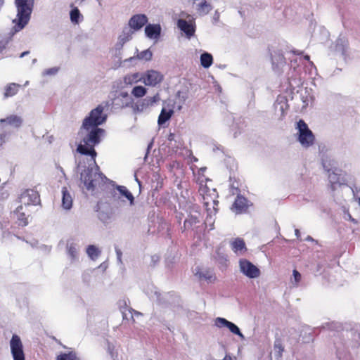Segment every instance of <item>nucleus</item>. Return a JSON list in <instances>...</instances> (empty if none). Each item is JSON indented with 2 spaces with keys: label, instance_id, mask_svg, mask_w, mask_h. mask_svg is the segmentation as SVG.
Returning <instances> with one entry per match:
<instances>
[{
  "label": "nucleus",
  "instance_id": "f257e3e1",
  "mask_svg": "<svg viewBox=\"0 0 360 360\" xmlns=\"http://www.w3.org/2000/svg\"><path fill=\"white\" fill-rule=\"evenodd\" d=\"M79 134L82 136L81 143L77 146V151L81 155H89L90 159L88 165H82L79 161L77 168L80 172V180L84 184V188L91 195L96 193L98 188L103 185L107 181V177L100 172L99 167L96 165V157L97 153L94 147L101 141V137L105 134V130L96 127H84L82 124Z\"/></svg>",
  "mask_w": 360,
  "mask_h": 360
},
{
  "label": "nucleus",
  "instance_id": "f03ea898",
  "mask_svg": "<svg viewBox=\"0 0 360 360\" xmlns=\"http://www.w3.org/2000/svg\"><path fill=\"white\" fill-rule=\"evenodd\" d=\"M292 52L293 56L290 58V65L288 73V79L290 86L295 88L301 85L305 79L307 72L303 67L305 63H309L311 67H314V64L309 60V56H301L302 51H292Z\"/></svg>",
  "mask_w": 360,
  "mask_h": 360
},
{
  "label": "nucleus",
  "instance_id": "7ed1b4c3",
  "mask_svg": "<svg viewBox=\"0 0 360 360\" xmlns=\"http://www.w3.org/2000/svg\"><path fill=\"white\" fill-rule=\"evenodd\" d=\"M343 336L347 340L340 339L335 342L336 355L339 360H351L352 352L360 346V330L358 328L347 330Z\"/></svg>",
  "mask_w": 360,
  "mask_h": 360
},
{
  "label": "nucleus",
  "instance_id": "20e7f679",
  "mask_svg": "<svg viewBox=\"0 0 360 360\" xmlns=\"http://www.w3.org/2000/svg\"><path fill=\"white\" fill-rule=\"evenodd\" d=\"M34 0H15L16 18L13 20L14 32H18L29 23L33 11Z\"/></svg>",
  "mask_w": 360,
  "mask_h": 360
},
{
  "label": "nucleus",
  "instance_id": "39448f33",
  "mask_svg": "<svg viewBox=\"0 0 360 360\" xmlns=\"http://www.w3.org/2000/svg\"><path fill=\"white\" fill-rule=\"evenodd\" d=\"M296 129H297V141L303 148L308 149L314 145L315 136L303 120H300L297 122Z\"/></svg>",
  "mask_w": 360,
  "mask_h": 360
},
{
  "label": "nucleus",
  "instance_id": "423d86ee",
  "mask_svg": "<svg viewBox=\"0 0 360 360\" xmlns=\"http://www.w3.org/2000/svg\"><path fill=\"white\" fill-rule=\"evenodd\" d=\"M109 101L106 103L107 106L111 105L115 110H121L123 108L131 107L134 103V99L126 91H115L110 93Z\"/></svg>",
  "mask_w": 360,
  "mask_h": 360
},
{
  "label": "nucleus",
  "instance_id": "0eeeda50",
  "mask_svg": "<svg viewBox=\"0 0 360 360\" xmlns=\"http://www.w3.org/2000/svg\"><path fill=\"white\" fill-rule=\"evenodd\" d=\"M107 181H104V184L101 185V187L98 188L97 192L94 195L98 196L100 193V190H104L106 187L108 186V184H111L113 187V190L110 192L111 196L115 200L117 198H120V196H123L127 198L130 205H134V197L133 194L127 188V187L124 186H115L114 181H110L107 178Z\"/></svg>",
  "mask_w": 360,
  "mask_h": 360
},
{
  "label": "nucleus",
  "instance_id": "6e6552de",
  "mask_svg": "<svg viewBox=\"0 0 360 360\" xmlns=\"http://www.w3.org/2000/svg\"><path fill=\"white\" fill-rule=\"evenodd\" d=\"M103 110L104 106L103 105H98L96 108L91 110L82 122L84 127H98L105 122L107 115L103 113Z\"/></svg>",
  "mask_w": 360,
  "mask_h": 360
},
{
  "label": "nucleus",
  "instance_id": "1a4fd4ad",
  "mask_svg": "<svg viewBox=\"0 0 360 360\" xmlns=\"http://www.w3.org/2000/svg\"><path fill=\"white\" fill-rule=\"evenodd\" d=\"M217 193L215 189L212 191V193H206V196H204V200H205L204 204L207 212L205 224H209L210 229H213L214 219L212 217V214L214 215L218 210L217 205L219 204V201L215 199Z\"/></svg>",
  "mask_w": 360,
  "mask_h": 360
},
{
  "label": "nucleus",
  "instance_id": "9d476101",
  "mask_svg": "<svg viewBox=\"0 0 360 360\" xmlns=\"http://www.w3.org/2000/svg\"><path fill=\"white\" fill-rule=\"evenodd\" d=\"M182 17L186 19L180 18L177 20L178 28L183 32L187 38L190 39L195 34L196 25L195 19L189 14L182 13Z\"/></svg>",
  "mask_w": 360,
  "mask_h": 360
},
{
  "label": "nucleus",
  "instance_id": "9b49d317",
  "mask_svg": "<svg viewBox=\"0 0 360 360\" xmlns=\"http://www.w3.org/2000/svg\"><path fill=\"white\" fill-rule=\"evenodd\" d=\"M10 348L13 360H25L22 342L18 335H12L10 340Z\"/></svg>",
  "mask_w": 360,
  "mask_h": 360
},
{
  "label": "nucleus",
  "instance_id": "f8f14e48",
  "mask_svg": "<svg viewBox=\"0 0 360 360\" xmlns=\"http://www.w3.org/2000/svg\"><path fill=\"white\" fill-rule=\"evenodd\" d=\"M240 271L249 278H256L260 275V270L246 259L239 260Z\"/></svg>",
  "mask_w": 360,
  "mask_h": 360
},
{
  "label": "nucleus",
  "instance_id": "ddd939ff",
  "mask_svg": "<svg viewBox=\"0 0 360 360\" xmlns=\"http://www.w3.org/2000/svg\"><path fill=\"white\" fill-rule=\"evenodd\" d=\"M214 326L219 328H227L233 334L238 335L241 340H245L244 335L240 328L234 323L231 322L222 317H217L214 319Z\"/></svg>",
  "mask_w": 360,
  "mask_h": 360
},
{
  "label": "nucleus",
  "instance_id": "4468645a",
  "mask_svg": "<svg viewBox=\"0 0 360 360\" xmlns=\"http://www.w3.org/2000/svg\"><path fill=\"white\" fill-rule=\"evenodd\" d=\"M163 79V75L158 71L150 70L142 74V82L147 86H155Z\"/></svg>",
  "mask_w": 360,
  "mask_h": 360
},
{
  "label": "nucleus",
  "instance_id": "2eb2a0df",
  "mask_svg": "<svg viewBox=\"0 0 360 360\" xmlns=\"http://www.w3.org/2000/svg\"><path fill=\"white\" fill-rule=\"evenodd\" d=\"M20 202L25 205H36L39 203L40 198L38 192L33 189H27L19 198Z\"/></svg>",
  "mask_w": 360,
  "mask_h": 360
},
{
  "label": "nucleus",
  "instance_id": "dca6fc26",
  "mask_svg": "<svg viewBox=\"0 0 360 360\" xmlns=\"http://www.w3.org/2000/svg\"><path fill=\"white\" fill-rule=\"evenodd\" d=\"M66 252L71 263L79 262V245L73 238H70L67 240Z\"/></svg>",
  "mask_w": 360,
  "mask_h": 360
},
{
  "label": "nucleus",
  "instance_id": "f3484780",
  "mask_svg": "<svg viewBox=\"0 0 360 360\" xmlns=\"http://www.w3.org/2000/svg\"><path fill=\"white\" fill-rule=\"evenodd\" d=\"M271 63L274 70L280 74L283 72L284 68L286 67L285 58L281 51H274L271 53Z\"/></svg>",
  "mask_w": 360,
  "mask_h": 360
},
{
  "label": "nucleus",
  "instance_id": "a211bd4d",
  "mask_svg": "<svg viewBox=\"0 0 360 360\" xmlns=\"http://www.w3.org/2000/svg\"><path fill=\"white\" fill-rule=\"evenodd\" d=\"M160 99L159 95L156 94L153 97L148 96L134 105L132 104V108L134 112H141L146 110L148 107L153 105Z\"/></svg>",
  "mask_w": 360,
  "mask_h": 360
},
{
  "label": "nucleus",
  "instance_id": "6ab92c4d",
  "mask_svg": "<svg viewBox=\"0 0 360 360\" xmlns=\"http://www.w3.org/2000/svg\"><path fill=\"white\" fill-rule=\"evenodd\" d=\"M23 124V119L21 116L11 114L6 116L5 118L0 119V126L6 127L10 126L15 129H19Z\"/></svg>",
  "mask_w": 360,
  "mask_h": 360
},
{
  "label": "nucleus",
  "instance_id": "aec40b11",
  "mask_svg": "<svg viewBox=\"0 0 360 360\" xmlns=\"http://www.w3.org/2000/svg\"><path fill=\"white\" fill-rule=\"evenodd\" d=\"M274 107L275 113L278 116V119L283 120L285 117L288 109V105L285 97H278L274 104Z\"/></svg>",
  "mask_w": 360,
  "mask_h": 360
},
{
  "label": "nucleus",
  "instance_id": "412c9836",
  "mask_svg": "<svg viewBox=\"0 0 360 360\" xmlns=\"http://www.w3.org/2000/svg\"><path fill=\"white\" fill-rule=\"evenodd\" d=\"M148 22V18L145 14H136L129 20V26L134 31L139 30Z\"/></svg>",
  "mask_w": 360,
  "mask_h": 360
},
{
  "label": "nucleus",
  "instance_id": "4be33fe9",
  "mask_svg": "<svg viewBox=\"0 0 360 360\" xmlns=\"http://www.w3.org/2000/svg\"><path fill=\"white\" fill-rule=\"evenodd\" d=\"M248 200L241 195H238L231 207L236 214L245 212L248 208Z\"/></svg>",
  "mask_w": 360,
  "mask_h": 360
},
{
  "label": "nucleus",
  "instance_id": "5701e85b",
  "mask_svg": "<svg viewBox=\"0 0 360 360\" xmlns=\"http://www.w3.org/2000/svg\"><path fill=\"white\" fill-rule=\"evenodd\" d=\"M193 4L195 6L196 13L200 16H204L208 14L212 9V5L206 0H194Z\"/></svg>",
  "mask_w": 360,
  "mask_h": 360
},
{
  "label": "nucleus",
  "instance_id": "b1692460",
  "mask_svg": "<svg viewBox=\"0 0 360 360\" xmlns=\"http://www.w3.org/2000/svg\"><path fill=\"white\" fill-rule=\"evenodd\" d=\"M146 36L151 39H158L161 34V27L159 24H148L145 27Z\"/></svg>",
  "mask_w": 360,
  "mask_h": 360
},
{
  "label": "nucleus",
  "instance_id": "393cba45",
  "mask_svg": "<svg viewBox=\"0 0 360 360\" xmlns=\"http://www.w3.org/2000/svg\"><path fill=\"white\" fill-rule=\"evenodd\" d=\"M348 41L345 37L340 36L336 41L335 51L340 53L345 60H347Z\"/></svg>",
  "mask_w": 360,
  "mask_h": 360
},
{
  "label": "nucleus",
  "instance_id": "a878e982",
  "mask_svg": "<svg viewBox=\"0 0 360 360\" xmlns=\"http://www.w3.org/2000/svg\"><path fill=\"white\" fill-rule=\"evenodd\" d=\"M141 81H142V74L139 72L126 75L123 77L122 87L131 86L134 84H136Z\"/></svg>",
  "mask_w": 360,
  "mask_h": 360
},
{
  "label": "nucleus",
  "instance_id": "bb28decb",
  "mask_svg": "<svg viewBox=\"0 0 360 360\" xmlns=\"http://www.w3.org/2000/svg\"><path fill=\"white\" fill-rule=\"evenodd\" d=\"M200 222V213L196 212L195 214H190L184 222V231L193 229L197 224Z\"/></svg>",
  "mask_w": 360,
  "mask_h": 360
},
{
  "label": "nucleus",
  "instance_id": "cd10ccee",
  "mask_svg": "<svg viewBox=\"0 0 360 360\" xmlns=\"http://www.w3.org/2000/svg\"><path fill=\"white\" fill-rule=\"evenodd\" d=\"M62 207L66 210H69L72 207V197L66 187H63L62 190Z\"/></svg>",
  "mask_w": 360,
  "mask_h": 360
},
{
  "label": "nucleus",
  "instance_id": "c85d7f7f",
  "mask_svg": "<svg viewBox=\"0 0 360 360\" xmlns=\"http://www.w3.org/2000/svg\"><path fill=\"white\" fill-rule=\"evenodd\" d=\"M232 250L237 255H240L246 250L245 243L244 240L240 238H236L231 243Z\"/></svg>",
  "mask_w": 360,
  "mask_h": 360
},
{
  "label": "nucleus",
  "instance_id": "c756f323",
  "mask_svg": "<svg viewBox=\"0 0 360 360\" xmlns=\"http://www.w3.org/2000/svg\"><path fill=\"white\" fill-rule=\"evenodd\" d=\"M22 210L23 207L22 205L18 206L14 211V215L17 218L18 225L21 226H25L29 224V222L27 217H26L25 212H22Z\"/></svg>",
  "mask_w": 360,
  "mask_h": 360
},
{
  "label": "nucleus",
  "instance_id": "7c9ffc66",
  "mask_svg": "<svg viewBox=\"0 0 360 360\" xmlns=\"http://www.w3.org/2000/svg\"><path fill=\"white\" fill-rule=\"evenodd\" d=\"M174 113V110L172 109L167 110L165 108H163L158 116V124L160 127L163 126V124L170 120L172 115Z\"/></svg>",
  "mask_w": 360,
  "mask_h": 360
},
{
  "label": "nucleus",
  "instance_id": "2f4dec72",
  "mask_svg": "<svg viewBox=\"0 0 360 360\" xmlns=\"http://www.w3.org/2000/svg\"><path fill=\"white\" fill-rule=\"evenodd\" d=\"M195 276H198L200 280H205L208 283H211L215 280L214 273L210 270L201 271L198 269L195 272Z\"/></svg>",
  "mask_w": 360,
  "mask_h": 360
},
{
  "label": "nucleus",
  "instance_id": "473e14b6",
  "mask_svg": "<svg viewBox=\"0 0 360 360\" xmlns=\"http://www.w3.org/2000/svg\"><path fill=\"white\" fill-rule=\"evenodd\" d=\"M339 170L338 169H335L333 171H330L328 172V180L330 184V188L332 191H334L336 189V187L338 185L340 184L339 182Z\"/></svg>",
  "mask_w": 360,
  "mask_h": 360
},
{
  "label": "nucleus",
  "instance_id": "72a5a7b5",
  "mask_svg": "<svg viewBox=\"0 0 360 360\" xmlns=\"http://www.w3.org/2000/svg\"><path fill=\"white\" fill-rule=\"evenodd\" d=\"M86 252L91 260H96L101 254V251L94 245L87 246Z\"/></svg>",
  "mask_w": 360,
  "mask_h": 360
},
{
  "label": "nucleus",
  "instance_id": "f704fd0d",
  "mask_svg": "<svg viewBox=\"0 0 360 360\" xmlns=\"http://www.w3.org/2000/svg\"><path fill=\"white\" fill-rule=\"evenodd\" d=\"M20 85L16 83H11L5 87L4 98H9L15 96L19 90Z\"/></svg>",
  "mask_w": 360,
  "mask_h": 360
},
{
  "label": "nucleus",
  "instance_id": "c9c22d12",
  "mask_svg": "<svg viewBox=\"0 0 360 360\" xmlns=\"http://www.w3.org/2000/svg\"><path fill=\"white\" fill-rule=\"evenodd\" d=\"M200 65L204 68H209L213 63V57L211 53L204 52L200 55Z\"/></svg>",
  "mask_w": 360,
  "mask_h": 360
},
{
  "label": "nucleus",
  "instance_id": "e433bc0d",
  "mask_svg": "<svg viewBox=\"0 0 360 360\" xmlns=\"http://www.w3.org/2000/svg\"><path fill=\"white\" fill-rule=\"evenodd\" d=\"M322 165L323 169L328 172L337 169L336 162L334 160L329 158L328 157L322 158Z\"/></svg>",
  "mask_w": 360,
  "mask_h": 360
},
{
  "label": "nucleus",
  "instance_id": "4c0bfd02",
  "mask_svg": "<svg viewBox=\"0 0 360 360\" xmlns=\"http://www.w3.org/2000/svg\"><path fill=\"white\" fill-rule=\"evenodd\" d=\"M168 140V146L169 147H172V148H179L181 147L182 144L180 140L176 139V135L174 133L170 132L167 136Z\"/></svg>",
  "mask_w": 360,
  "mask_h": 360
},
{
  "label": "nucleus",
  "instance_id": "58836bf2",
  "mask_svg": "<svg viewBox=\"0 0 360 360\" xmlns=\"http://www.w3.org/2000/svg\"><path fill=\"white\" fill-rule=\"evenodd\" d=\"M98 218L103 224H109L111 221L112 213L109 211H98Z\"/></svg>",
  "mask_w": 360,
  "mask_h": 360
},
{
  "label": "nucleus",
  "instance_id": "ea45409f",
  "mask_svg": "<svg viewBox=\"0 0 360 360\" xmlns=\"http://www.w3.org/2000/svg\"><path fill=\"white\" fill-rule=\"evenodd\" d=\"M133 34V31H131L129 28H124L122 32V34L119 36L118 40L125 44L131 39Z\"/></svg>",
  "mask_w": 360,
  "mask_h": 360
},
{
  "label": "nucleus",
  "instance_id": "a19ab883",
  "mask_svg": "<svg viewBox=\"0 0 360 360\" xmlns=\"http://www.w3.org/2000/svg\"><path fill=\"white\" fill-rule=\"evenodd\" d=\"M214 258L217 262L221 265H226L228 261L227 256L223 252L221 251L220 248H218L214 255Z\"/></svg>",
  "mask_w": 360,
  "mask_h": 360
},
{
  "label": "nucleus",
  "instance_id": "79ce46f5",
  "mask_svg": "<svg viewBox=\"0 0 360 360\" xmlns=\"http://www.w3.org/2000/svg\"><path fill=\"white\" fill-rule=\"evenodd\" d=\"M56 360H79L77 354L74 352L68 353H62L57 356Z\"/></svg>",
  "mask_w": 360,
  "mask_h": 360
},
{
  "label": "nucleus",
  "instance_id": "37998d69",
  "mask_svg": "<svg viewBox=\"0 0 360 360\" xmlns=\"http://www.w3.org/2000/svg\"><path fill=\"white\" fill-rule=\"evenodd\" d=\"M146 89L143 86H136L131 91V94L136 98H141L146 94Z\"/></svg>",
  "mask_w": 360,
  "mask_h": 360
},
{
  "label": "nucleus",
  "instance_id": "c03bdc74",
  "mask_svg": "<svg viewBox=\"0 0 360 360\" xmlns=\"http://www.w3.org/2000/svg\"><path fill=\"white\" fill-rule=\"evenodd\" d=\"M70 20L74 23H78L79 18L82 17L79 10L77 8H74L70 13Z\"/></svg>",
  "mask_w": 360,
  "mask_h": 360
},
{
  "label": "nucleus",
  "instance_id": "a18cd8bd",
  "mask_svg": "<svg viewBox=\"0 0 360 360\" xmlns=\"http://www.w3.org/2000/svg\"><path fill=\"white\" fill-rule=\"evenodd\" d=\"M153 53L149 49L144 50L137 54V58L140 60L149 61L152 59Z\"/></svg>",
  "mask_w": 360,
  "mask_h": 360
},
{
  "label": "nucleus",
  "instance_id": "49530a36",
  "mask_svg": "<svg viewBox=\"0 0 360 360\" xmlns=\"http://www.w3.org/2000/svg\"><path fill=\"white\" fill-rule=\"evenodd\" d=\"M300 96L303 103V108L308 106L309 103L312 101V96L308 93L307 89L304 90V93L301 92Z\"/></svg>",
  "mask_w": 360,
  "mask_h": 360
},
{
  "label": "nucleus",
  "instance_id": "de8ad7c7",
  "mask_svg": "<svg viewBox=\"0 0 360 360\" xmlns=\"http://www.w3.org/2000/svg\"><path fill=\"white\" fill-rule=\"evenodd\" d=\"M302 275L296 269L292 271V278H291V283L294 287H297L300 281H301Z\"/></svg>",
  "mask_w": 360,
  "mask_h": 360
},
{
  "label": "nucleus",
  "instance_id": "09e8293b",
  "mask_svg": "<svg viewBox=\"0 0 360 360\" xmlns=\"http://www.w3.org/2000/svg\"><path fill=\"white\" fill-rule=\"evenodd\" d=\"M124 44L123 42L117 40L116 44L115 45V47L112 50L114 56H115L116 58H118L119 59L121 58V51L122 49Z\"/></svg>",
  "mask_w": 360,
  "mask_h": 360
},
{
  "label": "nucleus",
  "instance_id": "8fccbe9b",
  "mask_svg": "<svg viewBox=\"0 0 360 360\" xmlns=\"http://www.w3.org/2000/svg\"><path fill=\"white\" fill-rule=\"evenodd\" d=\"M11 38L6 36L0 35V52L6 49L8 44L9 43Z\"/></svg>",
  "mask_w": 360,
  "mask_h": 360
},
{
  "label": "nucleus",
  "instance_id": "3c124183",
  "mask_svg": "<svg viewBox=\"0 0 360 360\" xmlns=\"http://www.w3.org/2000/svg\"><path fill=\"white\" fill-rule=\"evenodd\" d=\"M58 70L59 68L57 67L48 68L43 72V75H55L56 74H57Z\"/></svg>",
  "mask_w": 360,
  "mask_h": 360
},
{
  "label": "nucleus",
  "instance_id": "603ef678",
  "mask_svg": "<svg viewBox=\"0 0 360 360\" xmlns=\"http://www.w3.org/2000/svg\"><path fill=\"white\" fill-rule=\"evenodd\" d=\"M176 96L177 98H179V101L181 103H184V102L186 101V99L188 98V96H187V94L185 93V92H182L181 91H179L177 93H176Z\"/></svg>",
  "mask_w": 360,
  "mask_h": 360
},
{
  "label": "nucleus",
  "instance_id": "864d4df0",
  "mask_svg": "<svg viewBox=\"0 0 360 360\" xmlns=\"http://www.w3.org/2000/svg\"><path fill=\"white\" fill-rule=\"evenodd\" d=\"M162 294L158 292V290H155L154 295L150 296V298L153 300H156L158 303L161 304L163 303L162 298H161Z\"/></svg>",
  "mask_w": 360,
  "mask_h": 360
},
{
  "label": "nucleus",
  "instance_id": "5fc2aeb1",
  "mask_svg": "<svg viewBox=\"0 0 360 360\" xmlns=\"http://www.w3.org/2000/svg\"><path fill=\"white\" fill-rule=\"evenodd\" d=\"M160 260V257L158 255H153L150 257V265L155 266Z\"/></svg>",
  "mask_w": 360,
  "mask_h": 360
},
{
  "label": "nucleus",
  "instance_id": "6e6d98bb",
  "mask_svg": "<svg viewBox=\"0 0 360 360\" xmlns=\"http://www.w3.org/2000/svg\"><path fill=\"white\" fill-rule=\"evenodd\" d=\"M344 218L347 220L352 221L354 224H357V221L355 219L352 218V217L351 216L348 211L345 212Z\"/></svg>",
  "mask_w": 360,
  "mask_h": 360
},
{
  "label": "nucleus",
  "instance_id": "4d7b16f0",
  "mask_svg": "<svg viewBox=\"0 0 360 360\" xmlns=\"http://www.w3.org/2000/svg\"><path fill=\"white\" fill-rule=\"evenodd\" d=\"M13 236H15L12 235L11 233L9 231H3L2 238L4 240H6V239H9L10 238H12Z\"/></svg>",
  "mask_w": 360,
  "mask_h": 360
},
{
  "label": "nucleus",
  "instance_id": "13d9d810",
  "mask_svg": "<svg viewBox=\"0 0 360 360\" xmlns=\"http://www.w3.org/2000/svg\"><path fill=\"white\" fill-rule=\"evenodd\" d=\"M115 252H116V255H117V261L120 263H122V251L119 248H115Z\"/></svg>",
  "mask_w": 360,
  "mask_h": 360
},
{
  "label": "nucleus",
  "instance_id": "bf43d9fd",
  "mask_svg": "<svg viewBox=\"0 0 360 360\" xmlns=\"http://www.w3.org/2000/svg\"><path fill=\"white\" fill-rule=\"evenodd\" d=\"M113 349H114V346L112 345L108 344V352L111 355V357L114 359Z\"/></svg>",
  "mask_w": 360,
  "mask_h": 360
},
{
  "label": "nucleus",
  "instance_id": "052dcab7",
  "mask_svg": "<svg viewBox=\"0 0 360 360\" xmlns=\"http://www.w3.org/2000/svg\"><path fill=\"white\" fill-rule=\"evenodd\" d=\"M219 20V13L218 12V11H216L214 14V16H213V22L214 23L217 22Z\"/></svg>",
  "mask_w": 360,
  "mask_h": 360
},
{
  "label": "nucleus",
  "instance_id": "680f3d73",
  "mask_svg": "<svg viewBox=\"0 0 360 360\" xmlns=\"http://www.w3.org/2000/svg\"><path fill=\"white\" fill-rule=\"evenodd\" d=\"M153 141H151L148 145V147H147V151H146V155L144 157V160H146L147 157H148V154L149 153V151L151 149L152 146H153Z\"/></svg>",
  "mask_w": 360,
  "mask_h": 360
},
{
  "label": "nucleus",
  "instance_id": "e2e57ef3",
  "mask_svg": "<svg viewBox=\"0 0 360 360\" xmlns=\"http://www.w3.org/2000/svg\"><path fill=\"white\" fill-rule=\"evenodd\" d=\"M7 136V134H0V146L2 145V143L5 141V138Z\"/></svg>",
  "mask_w": 360,
  "mask_h": 360
},
{
  "label": "nucleus",
  "instance_id": "0e129e2a",
  "mask_svg": "<svg viewBox=\"0 0 360 360\" xmlns=\"http://www.w3.org/2000/svg\"><path fill=\"white\" fill-rule=\"evenodd\" d=\"M128 309V311H129V312L130 314H132V313L134 312L135 314H137V315H140V314H141V313H140V312H138V311H136L134 310L132 308H129V309Z\"/></svg>",
  "mask_w": 360,
  "mask_h": 360
},
{
  "label": "nucleus",
  "instance_id": "69168bd1",
  "mask_svg": "<svg viewBox=\"0 0 360 360\" xmlns=\"http://www.w3.org/2000/svg\"><path fill=\"white\" fill-rule=\"evenodd\" d=\"M341 326L340 324H338V323H331V326H330V328H340Z\"/></svg>",
  "mask_w": 360,
  "mask_h": 360
},
{
  "label": "nucleus",
  "instance_id": "338daca9",
  "mask_svg": "<svg viewBox=\"0 0 360 360\" xmlns=\"http://www.w3.org/2000/svg\"><path fill=\"white\" fill-rule=\"evenodd\" d=\"M29 53H30V51H25L22 52V53L20 55V58H23L24 56H27Z\"/></svg>",
  "mask_w": 360,
  "mask_h": 360
},
{
  "label": "nucleus",
  "instance_id": "774afa93",
  "mask_svg": "<svg viewBox=\"0 0 360 360\" xmlns=\"http://www.w3.org/2000/svg\"><path fill=\"white\" fill-rule=\"evenodd\" d=\"M295 236H296L297 238H300V230L296 229L295 230Z\"/></svg>",
  "mask_w": 360,
  "mask_h": 360
}]
</instances>
